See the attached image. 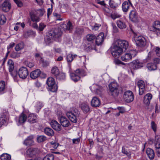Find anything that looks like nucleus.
I'll return each mask as SVG.
<instances>
[{
	"instance_id": "nucleus-58",
	"label": "nucleus",
	"mask_w": 160,
	"mask_h": 160,
	"mask_svg": "<svg viewBox=\"0 0 160 160\" xmlns=\"http://www.w3.org/2000/svg\"><path fill=\"white\" fill-rule=\"evenodd\" d=\"M64 43L66 44H70V43L71 42V39L70 37H65L64 38Z\"/></svg>"
},
{
	"instance_id": "nucleus-13",
	"label": "nucleus",
	"mask_w": 160,
	"mask_h": 160,
	"mask_svg": "<svg viewBox=\"0 0 160 160\" xmlns=\"http://www.w3.org/2000/svg\"><path fill=\"white\" fill-rule=\"evenodd\" d=\"M150 30L153 32H156L157 35L160 34V22L156 21L154 22L153 26L150 28Z\"/></svg>"
},
{
	"instance_id": "nucleus-52",
	"label": "nucleus",
	"mask_w": 160,
	"mask_h": 160,
	"mask_svg": "<svg viewBox=\"0 0 160 160\" xmlns=\"http://www.w3.org/2000/svg\"><path fill=\"white\" fill-rule=\"evenodd\" d=\"M6 20L5 16L2 14H0V24L3 25L4 24Z\"/></svg>"
},
{
	"instance_id": "nucleus-14",
	"label": "nucleus",
	"mask_w": 160,
	"mask_h": 160,
	"mask_svg": "<svg viewBox=\"0 0 160 160\" xmlns=\"http://www.w3.org/2000/svg\"><path fill=\"white\" fill-rule=\"evenodd\" d=\"M132 6V4L130 0H128V1L124 2L122 4V11L124 12H127Z\"/></svg>"
},
{
	"instance_id": "nucleus-43",
	"label": "nucleus",
	"mask_w": 160,
	"mask_h": 160,
	"mask_svg": "<svg viewBox=\"0 0 160 160\" xmlns=\"http://www.w3.org/2000/svg\"><path fill=\"white\" fill-rule=\"evenodd\" d=\"M5 89V82L3 81L0 82V93H3Z\"/></svg>"
},
{
	"instance_id": "nucleus-44",
	"label": "nucleus",
	"mask_w": 160,
	"mask_h": 160,
	"mask_svg": "<svg viewBox=\"0 0 160 160\" xmlns=\"http://www.w3.org/2000/svg\"><path fill=\"white\" fill-rule=\"evenodd\" d=\"M24 46V43L23 42H21L16 46L15 49L16 51H18L23 49Z\"/></svg>"
},
{
	"instance_id": "nucleus-1",
	"label": "nucleus",
	"mask_w": 160,
	"mask_h": 160,
	"mask_svg": "<svg viewBox=\"0 0 160 160\" xmlns=\"http://www.w3.org/2000/svg\"><path fill=\"white\" fill-rule=\"evenodd\" d=\"M48 38L47 39L52 38L54 40L59 42L61 41L60 38L62 35V32L60 28L52 29L49 31L48 33Z\"/></svg>"
},
{
	"instance_id": "nucleus-36",
	"label": "nucleus",
	"mask_w": 160,
	"mask_h": 160,
	"mask_svg": "<svg viewBox=\"0 0 160 160\" xmlns=\"http://www.w3.org/2000/svg\"><path fill=\"white\" fill-rule=\"evenodd\" d=\"M109 90L119 89V87L118 83L115 82H111L109 85Z\"/></svg>"
},
{
	"instance_id": "nucleus-18",
	"label": "nucleus",
	"mask_w": 160,
	"mask_h": 160,
	"mask_svg": "<svg viewBox=\"0 0 160 160\" xmlns=\"http://www.w3.org/2000/svg\"><path fill=\"white\" fill-rule=\"evenodd\" d=\"M129 18L133 22H136L138 20V13L135 10H132L129 14Z\"/></svg>"
},
{
	"instance_id": "nucleus-7",
	"label": "nucleus",
	"mask_w": 160,
	"mask_h": 160,
	"mask_svg": "<svg viewBox=\"0 0 160 160\" xmlns=\"http://www.w3.org/2000/svg\"><path fill=\"white\" fill-rule=\"evenodd\" d=\"M114 43L116 45L122 48L123 51H126L129 47L128 42L126 40L117 39L114 41Z\"/></svg>"
},
{
	"instance_id": "nucleus-23",
	"label": "nucleus",
	"mask_w": 160,
	"mask_h": 160,
	"mask_svg": "<svg viewBox=\"0 0 160 160\" xmlns=\"http://www.w3.org/2000/svg\"><path fill=\"white\" fill-rule=\"evenodd\" d=\"M8 65L9 67V71L10 72L14 78L15 76L14 74L15 72H13L14 67L13 62L12 60L9 59L8 61Z\"/></svg>"
},
{
	"instance_id": "nucleus-24",
	"label": "nucleus",
	"mask_w": 160,
	"mask_h": 160,
	"mask_svg": "<svg viewBox=\"0 0 160 160\" xmlns=\"http://www.w3.org/2000/svg\"><path fill=\"white\" fill-rule=\"evenodd\" d=\"M146 154L151 160L153 159L155 157V152L154 150L151 148H148L146 151Z\"/></svg>"
},
{
	"instance_id": "nucleus-28",
	"label": "nucleus",
	"mask_w": 160,
	"mask_h": 160,
	"mask_svg": "<svg viewBox=\"0 0 160 160\" xmlns=\"http://www.w3.org/2000/svg\"><path fill=\"white\" fill-rule=\"evenodd\" d=\"M27 118V117L25 114L23 113L21 114L18 119V123H17L18 125L19 126L20 125L24 123Z\"/></svg>"
},
{
	"instance_id": "nucleus-55",
	"label": "nucleus",
	"mask_w": 160,
	"mask_h": 160,
	"mask_svg": "<svg viewBox=\"0 0 160 160\" xmlns=\"http://www.w3.org/2000/svg\"><path fill=\"white\" fill-rule=\"evenodd\" d=\"M46 27V25L44 23L41 22L39 24L38 30L40 31H42Z\"/></svg>"
},
{
	"instance_id": "nucleus-2",
	"label": "nucleus",
	"mask_w": 160,
	"mask_h": 160,
	"mask_svg": "<svg viewBox=\"0 0 160 160\" xmlns=\"http://www.w3.org/2000/svg\"><path fill=\"white\" fill-rule=\"evenodd\" d=\"M134 40L136 45L140 47H144L146 44V40L144 37L142 36L135 35L132 38Z\"/></svg>"
},
{
	"instance_id": "nucleus-21",
	"label": "nucleus",
	"mask_w": 160,
	"mask_h": 160,
	"mask_svg": "<svg viewBox=\"0 0 160 160\" xmlns=\"http://www.w3.org/2000/svg\"><path fill=\"white\" fill-rule=\"evenodd\" d=\"M101 104L99 99L96 97L92 98L91 102V106L93 108L99 107Z\"/></svg>"
},
{
	"instance_id": "nucleus-50",
	"label": "nucleus",
	"mask_w": 160,
	"mask_h": 160,
	"mask_svg": "<svg viewBox=\"0 0 160 160\" xmlns=\"http://www.w3.org/2000/svg\"><path fill=\"white\" fill-rule=\"evenodd\" d=\"M76 73L78 74L80 76H84L86 75L85 71L82 69H78L76 70Z\"/></svg>"
},
{
	"instance_id": "nucleus-17",
	"label": "nucleus",
	"mask_w": 160,
	"mask_h": 160,
	"mask_svg": "<svg viewBox=\"0 0 160 160\" xmlns=\"http://www.w3.org/2000/svg\"><path fill=\"white\" fill-rule=\"evenodd\" d=\"M137 85L139 88V95H142L144 93L145 83L142 80L139 81L137 83Z\"/></svg>"
},
{
	"instance_id": "nucleus-15",
	"label": "nucleus",
	"mask_w": 160,
	"mask_h": 160,
	"mask_svg": "<svg viewBox=\"0 0 160 160\" xmlns=\"http://www.w3.org/2000/svg\"><path fill=\"white\" fill-rule=\"evenodd\" d=\"M104 38V35L103 32H100L96 37V43L98 45H101L103 42Z\"/></svg>"
},
{
	"instance_id": "nucleus-27",
	"label": "nucleus",
	"mask_w": 160,
	"mask_h": 160,
	"mask_svg": "<svg viewBox=\"0 0 160 160\" xmlns=\"http://www.w3.org/2000/svg\"><path fill=\"white\" fill-rule=\"evenodd\" d=\"M41 73V72L40 69H36L31 72L30 74V77L32 79H36L40 76Z\"/></svg>"
},
{
	"instance_id": "nucleus-31",
	"label": "nucleus",
	"mask_w": 160,
	"mask_h": 160,
	"mask_svg": "<svg viewBox=\"0 0 160 160\" xmlns=\"http://www.w3.org/2000/svg\"><path fill=\"white\" fill-rule=\"evenodd\" d=\"M119 89L110 90H109V94L113 98H116L119 95Z\"/></svg>"
},
{
	"instance_id": "nucleus-63",
	"label": "nucleus",
	"mask_w": 160,
	"mask_h": 160,
	"mask_svg": "<svg viewBox=\"0 0 160 160\" xmlns=\"http://www.w3.org/2000/svg\"><path fill=\"white\" fill-rule=\"evenodd\" d=\"M15 45V43L14 42L10 43L9 45L7 47V49L8 51L7 53V55L9 53L10 51H9V49L12 48Z\"/></svg>"
},
{
	"instance_id": "nucleus-54",
	"label": "nucleus",
	"mask_w": 160,
	"mask_h": 160,
	"mask_svg": "<svg viewBox=\"0 0 160 160\" xmlns=\"http://www.w3.org/2000/svg\"><path fill=\"white\" fill-rule=\"evenodd\" d=\"M109 4L111 8H115L118 6V5L112 0H109Z\"/></svg>"
},
{
	"instance_id": "nucleus-39",
	"label": "nucleus",
	"mask_w": 160,
	"mask_h": 160,
	"mask_svg": "<svg viewBox=\"0 0 160 160\" xmlns=\"http://www.w3.org/2000/svg\"><path fill=\"white\" fill-rule=\"evenodd\" d=\"M30 18L32 21L33 22H38L40 21V18L33 12L31 13Z\"/></svg>"
},
{
	"instance_id": "nucleus-61",
	"label": "nucleus",
	"mask_w": 160,
	"mask_h": 160,
	"mask_svg": "<svg viewBox=\"0 0 160 160\" xmlns=\"http://www.w3.org/2000/svg\"><path fill=\"white\" fill-rule=\"evenodd\" d=\"M35 58H36L37 60L40 61L41 62L42 61L43 59L42 57V56L39 53H35Z\"/></svg>"
},
{
	"instance_id": "nucleus-3",
	"label": "nucleus",
	"mask_w": 160,
	"mask_h": 160,
	"mask_svg": "<svg viewBox=\"0 0 160 160\" xmlns=\"http://www.w3.org/2000/svg\"><path fill=\"white\" fill-rule=\"evenodd\" d=\"M123 52L122 49L116 45L114 42L113 46L111 49V52L112 56L115 58H117Z\"/></svg>"
},
{
	"instance_id": "nucleus-5",
	"label": "nucleus",
	"mask_w": 160,
	"mask_h": 160,
	"mask_svg": "<svg viewBox=\"0 0 160 160\" xmlns=\"http://www.w3.org/2000/svg\"><path fill=\"white\" fill-rule=\"evenodd\" d=\"M46 83L49 87V89L52 92H55L58 89V86L55 84L54 79L52 77L48 78L47 80Z\"/></svg>"
},
{
	"instance_id": "nucleus-48",
	"label": "nucleus",
	"mask_w": 160,
	"mask_h": 160,
	"mask_svg": "<svg viewBox=\"0 0 160 160\" xmlns=\"http://www.w3.org/2000/svg\"><path fill=\"white\" fill-rule=\"evenodd\" d=\"M57 79L58 80H64L66 78V75L65 73L63 72H59L58 76L56 77Z\"/></svg>"
},
{
	"instance_id": "nucleus-25",
	"label": "nucleus",
	"mask_w": 160,
	"mask_h": 160,
	"mask_svg": "<svg viewBox=\"0 0 160 160\" xmlns=\"http://www.w3.org/2000/svg\"><path fill=\"white\" fill-rule=\"evenodd\" d=\"M62 28L64 31H69L70 32L73 28V27L71 22L69 21L67 24H63L61 26Z\"/></svg>"
},
{
	"instance_id": "nucleus-29",
	"label": "nucleus",
	"mask_w": 160,
	"mask_h": 160,
	"mask_svg": "<svg viewBox=\"0 0 160 160\" xmlns=\"http://www.w3.org/2000/svg\"><path fill=\"white\" fill-rule=\"evenodd\" d=\"M117 26L120 29H125L127 27L126 23L122 20L119 19L117 21Z\"/></svg>"
},
{
	"instance_id": "nucleus-41",
	"label": "nucleus",
	"mask_w": 160,
	"mask_h": 160,
	"mask_svg": "<svg viewBox=\"0 0 160 160\" xmlns=\"http://www.w3.org/2000/svg\"><path fill=\"white\" fill-rule=\"evenodd\" d=\"M51 73L52 74L54 77H56L59 74L60 72L57 67H54L52 68L51 70Z\"/></svg>"
},
{
	"instance_id": "nucleus-37",
	"label": "nucleus",
	"mask_w": 160,
	"mask_h": 160,
	"mask_svg": "<svg viewBox=\"0 0 160 160\" xmlns=\"http://www.w3.org/2000/svg\"><path fill=\"white\" fill-rule=\"evenodd\" d=\"M147 67L150 71L156 70L157 68V65L152 62L148 63Z\"/></svg>"
},
{
	"instance_id": "nucleus-30",
	"label": "nucleus",
	"mask_w": 160,
	"mask_h": 160,
	"mask_svg": "<svg viewBox=\"0 0 160 160\" xmlns=\"http://www.w3.org/2000/svg\"><path fill=\"white\" fill-rule=\"evenodd\" d=\"M27 118L28 122L30 123H35L37 121L36 115L33 113L30 114Z\"/></svg>"
},
{
	"instance_id": "nucleus-22",
	"label": "nucleus",
	"mask_w": 160,
	"mask_h": 160,
	"mask_svg": "<svg viewBox=\"0 0 160 160\" xmlns=\"http://www.w3.org/2000/svg\"><path fill=\"white\" fill-rule=\"evenodd\" d=\"M80 107L83 112L87 113L90 111V108L89 105L87 103L83 102L80 105Z\"/></svg>"
},
{
	"instance_id": "nucleus-60",
	"label": "nucleus",
	"mask_w": 160,
	"mask_h": 160,
	"mask_svg": "<svg viewBox=\"0 0 160 160\" xmlns=\"http://www.w3.org/2000/svg\"><path fill=\"white\" fill-rule=\"evenodd\" d=\"M111 17L114 20L117 18L120 17H121V15L117 13H114L113 14L111 15Z\"/></svg>"
},
{
	"instance_id": "nucleus-6",
	"label": "nucleus",
	"mask_w": 160,
	"mask_h": 160,
	"mask_svg": "<svg viewBox=\"0 0 160 160\" xmlns=\"http://www.w3.org/2000/svg\"><path fill=\"white\" fill-rule=\"evenodd\" d=\"M17 74L20 78L25 79L28 75V72L26 68L22 67L19 69L18 72H15L14 75L15 76Z\"/></svg>"
},
{
	"instance_id": "nucleus-53",
	"label": "nucleus",
	"mask_w": 160,
	"mask_h": 160,
	"mask_svg": "<svg viewBox=\"0 0 160 160\" xmlns=\"http://www.w3.org/2000/svg\"><path fill=\"white\" fill-rule=\"evenodd\" d=\"M83 32V29L82 28H78L76 29L75 33L78 35L82 34Z\"/></svg>"
},
{
	"instance_id": "nucleus-51",
	"label": "nucleus",
	"mask_w": 160,
	"mask_h": 160,
	"mask_svg": "<svg viewBox=\"0 0 160 160\" xmlns=\"http://www.w3.org/2000/svg\"><path fill=\"white\" fill-rule=\"evenodd\" d=\"M122 152L126 154L129 158L131 157V153L129 151H128L124 147H122Z\"/></svg>"
},
{
	"instance_id": "nucleus-56",
	"label": "nucleus",
	"mask_w": 160,
	"mask_h": 160,
	"mask_svg": "<svg viewBox=\"0 0 160 160\" xmlns=\"http://www.w3.org/2000/svg\"><path fill=\"white\" fill-rule=\"evenodd\" d=\"M53 16L56 17L57 20L62 21L63 20L62 18H61V15L59 14H58L56 12H54L53 13Z\"/></svg>"
},
{
	"instance_id": "nucleus-57",
	"label": "nucleus",
	"mask_w": 160,
	"mask_h": 160,
	"mask_svg": "<svg viewBox=\"0 0 160 160\" xmlns=\"http://www.w3.org/2000/svg\"><path fill=\"white\" fill-rule=\"evenodd\" d=\"M20 56V54L19 53L15 52H13L11 54V57L13 58H16L19 57Z\"/></svg>"
},
{
	"instance_id": "nucleus-20",
	"label": "nucleus",
	"mask_w": 160,
	"mask_h": 160,
	"mask_svg": "<svg viewBox=\"0 0 160 160\" xmlns=\"http://www.w3.org/2000/svg\"><path fill=\"white\" fill-rule=\"evenodd\" d=\"M50 125L53 129L57 131H59L61 130V125L55 120H52L50 122Z\"/></svg>"
},
{
	"instance_id": "nucleus-19",
	"label": "nucleus",
	"mask_w": 160,
	"mask_h": 160,
	"mask_svg": "<svg viewBox=\"0 0 160 160\" xmlns=\"http://www.w3.org/2000/svg\"><path fill=\"white\" fill-rule=\"evenodd\" d=\"M8 112L7 111H5V112H3L1 115L0 117V127L6 122V119L8 118Z\"/></svg>"
},
{
	"instance_id": "nucleus-16",
	"label": "nucleus",
	"mask_w": 160,
	"mask_h": 160,
	"mask_svg": "<svg viewBox=\"0 0 160 160\" xmlns=\"http://www.w3.org/2000/svg\"><path fill=\"white\" fill-rule=\"evenodd\" d=\"M130 64L134 69H138L143 66V63L140 62L138 60L133 61L130 63Z\"/></svg>"
},
{
	"instance_id": "nucleus-34",
	"label": "nucleus",
	"mask_w": 160,
	"mask_h": 160,
	"mask_svg": "<svg viewBox=\"0 0 160 160\" xmlns=\"http://www.w3.org/2000/svg\"><path fill=\"white\" fill-rule=\"evenodd\" d=\"M33 138V136L28 137L24 141L23 144L27 146L31 145L32 143Z\"/></svg>"
},
{
	"instance_id": "nucleus-38",
	"label": "nucleus",
	"mask_w": 160,
	"mask_h": 160,
	"mask_svg": "<svg viewBox=\"0 0 160 160\" xmlns=\"http://www.w3.org/2000/svg\"><path fill=\"white\" fill-rule=\"evenodd\" d=\"M87 40L89 42H94L96 36L92 34H88L86 37Z\"/></svg>"
},
{
	"instance_id": "nucleus-35",
	"label": "nucleus",
	"mask_w": 160,
	"mask_h": 160,
	"mask_svg": "<svg viewBox=\"0 0 160 160\" xmlns=\"http://www.w3.org/2000/svg\"><path fill=\"white\" fill-rule=\"evenodd\" d=\"M45 133L49 136H53L54 132L53 130L49 128H46L44 130Z\"/></svg>"
},
{
	"instance_id": "nucleus-11",
	"label": "nucleus",
	"mask_w": 160,
	"mask_h": 160,
	"mask_svg": "<svg viewBox=\"0 0 160 160\" xmlns=\"http://www.w3.org/2000/svg\"><path fill=\"white\" fill-rule=\"evenodd\" d=\"M11 5L9 0H5L0 7V9L4 12H7L11 9Z\"/></svg>"
},
{
	"instance_id": "nucleus-46",
	"label": "nucleus",
	"mask_w": 160,
	"mask_h": 160,
	"mask_svg": "<svg viewBox=\"0 0 160 160\" xmlns=\"http://www.w3.org/2000/svg\"><path fill=\"white\" fill-rule=\"evenodd\" d=\"M77 56L76 54L72 55L69 54L67 56V59L68 62H71L73 59Z\"/></svg>"
},
{
	"instance_id": "nucleus-10",
	"label": "nucleus",
	"mask_w": 160,
	"mask_h": 160,
	"mask_svg": "<svg viewBox=\"0 0 160 160\" xmlns=\"http://www.w3.org/2000/svg\"><path fill=\"white\" fill-rule=\"evenodd\" d=\"M39 152V149L37 148H30L26 152V154L30 157H32L38 154Z\"/></svg>"
},
{
	"instance_id": "nucleus-4",
	"label": "nucleus",
	"mask_w": 160,
	"mask_h": 160,
	"mask_svg": "<svg viewBox=\"0 0 160 160\" xmlns=\"http://www.w3.org/2000/svg\"><path fill=\"white\" fill-rule=\"evenodd\" d=\"M78 112V110L76 109L73 111L67 112L66 115L72 122L76 123L78 120L77 117L79 115Z\"/></svg>"
},
{
	"instance_id": "nucleus-42",
	"label": "nucleus",
	"mask_w": 160,
	"mask_h": 160,
	"mask_svg": "<svg viewBox=\"0 0 160 160\" xmlns=\"http://www.w3.org/2000/svg\"><path fill=\"white\" fill-rule=\"evenodd\" d=\"M34 107L36 109L38 110L37 112H38L39 110L43 106V103L39 101H37L35 102Z\"/></svg>"
},
{
	"instance_id": "nucleus-62",
	"label": "nucleus",
	"mask_w": 160,
	"mask_h": 160,
	"mask_svg": "<svg viewBox=\"0 0 160 160\" xmlns=\"http://www.w3.org/2000/svg\"><path fill=\"white\" fill-rule=\"evenodd\" d=\"M151 127L153 129L154 132L156 131L157 130V125L154 122L152 121L151 122Z\"/></svg>"
},
{
	"instance_id": "nucleus-49",
	"label": "nucleus",
	"mask_w": 160,
	"mask_h": 160,
	"mask_svg": "<svg viewBox=\"0 0 160 160\" xmlns=\"http://www.w3.org/2000/svg\"><path fill=\"white\" fill-rule=\"evenodd\" d=\"M54 158V156L53 154L49 153L45 156L43 160H53Z\"/></svg>"
},
{
	"instance_id": "nucleus-12",
	"label": "nucleus",
	"mask_w": 160,
	"mask_h": 160,
	"mask_svg": "<svg viewBox=\"0 0 160 160\" xmlns=\"http://www.w3.org/2000/svg\"><path fill=\"white\" fill-rule=\"evenodd\" d=\"M58 119L61 125L64 127H68L71 125L68 119L64 116L59 117Z\"/></svg>"
},
{
	"instance_id": "nucleus-40",
	"label": "nucleus",
	"mask_w": 160,
	"mask_h": 160,
	"mask_svg": "<svg viewBox=\"0 0 160 160\" xmlns=\"http://www.w3.org/2000/svg\"><path fill=\"white\" fill-rule=\"evenodd\" d=\"M155 148H160V135H156L155 138Z\"/></svg>"
},
{
	"instance_id": "nucleus-47",
	"label": "nucleus",
	"mask_w": 160,
	"mask_h": 160,
	"mask_svg": "<svg viewBox=\"0 0 160 160\" xmlns=\"http://www.w3.org/2000/svg\"><path fill=\"white\" fill-rule=\"evenodd\" d=\"M11 158V156L7 153L3 154L1 156V160H10Z\"/></svg>"
},
{
	"instance_id": "nucleus-26",
	"label": "nucleus",
	"mask_w": 160,
	"mask_h": 160,
	"mask_svg": "<svg viewBox=\"0 0 160 160\" xmlns=\"http://www.w3.org/2000/svg\"><path fill=\"white\" fill-rule=\"evenodd\" d=\"M152 98V95L150 93L146 94L144 97L143 102L146 105L148 106L150 103V100Z\"/></svg>"
},
{
	"instance_id": "nucleus-8",
	"label": "nucleus",
	"mask_w": 160,
	"mask_h": 160,
	"mask_svg": "<svg viewBox=\"0 0 160 160\" xmlns=\"http://www.w3.org/2000/svg\"><path fill=\"white\" fill-rule=\"evenodd\" d=\"M136 55V52L133 51L127 53L121 57V60L125 62H129L132 59V57L135 56Z\"/></svg>"
},
{
	"instance_id": "nucleus-45",
	"label": "nucleus",
	"mask_w": 160,
	"mask_h": 160,
	"mask_svg": "<svg viewBox=\"0 0 160 160\" xmlns=\"http://www.w3.org/2000/svg\"><path fill=\"white\" fill-rule=\"evenodd\" d=\"M47 140V137L44 135L38 136L37 137V141L38 143L44 142Z\"/></svg>"
},
{
	"instance_id": "nucleus-59",
	"label": "nucleus",
	"mask_w": 160,
	"mask_h": 160,
	"mask_svg": "<svg viewBox=\"0 0 160 160\" xmlns=\"http://www.w3.org/2000/svg\"><path fill=\"white\" fill-rule=\"evenodd\" d=\"M24 63L27 66L29 67L30 68H32V67H33L34 65V64L32 62H28V61H26L24 62Z\"/></svg>"
},
{
	"instance_id": "nucleus-9",
	"label": "nucleus",
	"mask_w": 160,
	"mask_h": 160,
	"mask_svg": "<svg viewBox=\"0 0 160 160\" xmlns=\"http://www.w3.org/2000/svg\"><path fill=\"white\" fill-rule=\"evenodd\" d=\"M124 100L127 102H132L134 99V95L132 92L130 91H127L124 92L123 95Z\"/></svg>"
},
{
	"instance_id": "nucleus-33",
	"label": "nucleus",
	"mask_w": 160,
	"mask_h": 160,
	"mask_svg": "<svg viewBox=\"0 0 160 160\" xmlns=\"http://www.w3.org/2000/svg\"><path fill=\"white\" fill-rule=\"evenodd\" d=\"M70 76L74 82H77L80 79V76L79 74L76 73H71L70 74Z\"/></svg>"
},
{
	"instance_id": "nucleus-64",
	"label": "nucleus",
	"mask_w": 160,
	"mask_h": 160,
	"mask_svg": "<svg viewBox=\"0 0 160 160\" xmlns=\"http://www.w3.org/2000/svg\"><path fill=\"white\" fill-rule=\"evenodd\" d=\"M155 51L157 56L160 57V48L158 47H156Z\"/></svg>"
},
{
	"instance_id": "nucleus-32",
	"label": "nucleus",
	"mask_w": 160,
	"mask_h": 160,
	"mask_svg": "<svg viewBox=\"0 0 160 160\" xmlns=\"http://www.w3.org/2000/svg\"><path fill=\"white\" fill-rule=\"evenodd\" d=\"M95 48V43L94 42H89L86 45L85 48L87 51H89Z\"/></svg>"
}]
</instances>
